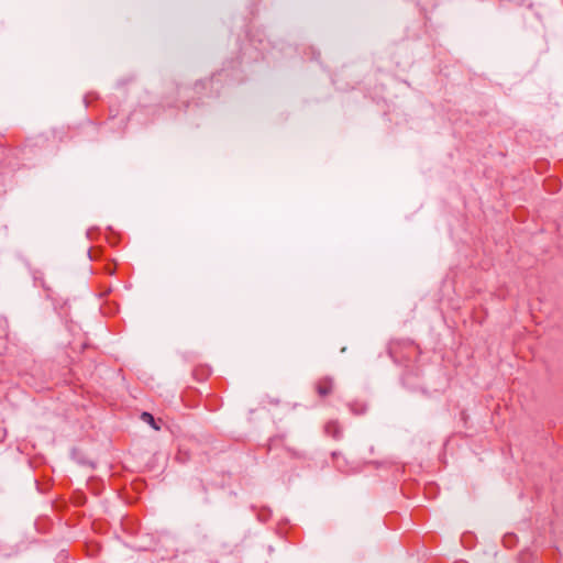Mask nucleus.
Here are the masks:
<instances>
[{
  "label": "nucleus",
  "instance_id": "f257e3e1",
  "mask_svg": "<svg viewBox=\"0 0 563 563\" xmlns=\"http://www.w3.org/2000/svg\"><path fill=\"white\" fill-rule=\"evenodd\" d=\"M314 389L320 397H328L334 390V379L329 376L321 377L314 383Z\"/></svg>",
  "mask_w": 563,
  "mask_h": 563
},
{
  "label": "nucleus",
  "instance_id": "39448f33",
  "mask_svg": "<svg viewBox=\"0 0 563 563\" xmlns=\"http://www.w3.org/2000/svg\"><path fill=\"white\" fill-rule=\"evenodd\" d=\"M398 347H399V343L398 342H391L389 347H388V353L389 355L396 361L398 362V356H397V352H398Z\"/></svg>",
  "mask_w": 563,
  "mask_h": 563
},
{
  "label": "nucleus",
  "instance_id": "7ed1b4c3",
  "mask_svg": "<svg viewBox=\"0 0 563 563\" xmlns=\"http://www.w3.org/2000/svg\"><path fill=\"white\" fill-rule=\"evenodd\" d=\"M349 408L354 415L360 416L364 415L367 411L368 406L366 402L362 400H355L349 404Z\"/></svg>",
  "mask_w": 563,
  "mask_h": 563
},
{
  "label": "nucleus",
  "instance_id": "20e7f679",
  "mask_svg": "<svg viewBox=\"0 0 563 563\" xmlns=\"http://www.w3.org/2000/svg\"><path fill=\"white\" fill-rule=\"evenodd\" d=\"M141 419H142V421L148 423L154 430L161 429V427L156 423L152 413L144 411L141 415Z\"/></svg>",
  "mask_w": 563,
  "mask_h": 563
},
{
  "label": "nucleus",
  "instance_id": "423d86ee",
  "mask_svg": "<svg viewBox=\"0 0 563 563\" xmlns=\"http://www.w3.org/2000/svg\"><path fill=\"white\" fill-rule=\"evenodd\" d=\"M408 346H409L411 350H416V346H415L412 343H408Z\"/></svg>",
  "mask_w": 563,
  "mask_h": 563
},
{
  "label": "nucleus",
  "instance_id": "f03ea898",
  "mask_svg": "<svg viewBox=\"0 0 563 563\" xmlns=\"http://www.w3.org/2000/svg\"><path fill=\"white\" fill-rule=\"evenodd\" d=\"M324 431L335 440H339L342 437V428L338 421H329L324 427Z\"/></svg>",
  "mask_w": 563,
  "mask_h": 563
}]
</instances>
